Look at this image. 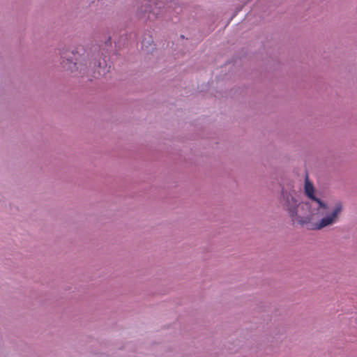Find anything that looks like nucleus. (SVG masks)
<instances>
[{"mask_svg": "<svg viewBox=\"0 0 357 357\" xmlns=\"http://www.w3.org/2000/svg\"><path fill=\"white\" fill-rule=\"evenodd\" d=\"M282 204L288 211L294 224L306 227L311 230H321L331 226L338 221L343 211L340 202L335 203L330 210H323L314 207L310 202H298V200L290 193L282 192Z\"/></svg>", "mask_w": 357, "mask_h": 357, "instance_id": "nucleus-1", "label": "nucleus"}, {"mask_svg": "<svg viewBox=\"0 0 357 357\" xmlns=\"http://www.w3.org/2000/svg\"><path fill=\"white\" fill-rule=\"evenodd\" d=\"M314 188L313 185L310 182L307 177L305 181V193L307 197L310 199L309 202L314 204V207L317 208H323V210H329L327 205L321 202L319 199L316 198L314 196Z\"/></svg>", "mask_w": 357, "mask_h": 357, "instance_id": "nucleus-2", "label": "nucleus"}, {"mask_svg": "<svg viewBox=\"0 0 357 357\" xmlns=\"http://www.w3.org/2000/svg\"><path fill=\"white\" fill-rule=\"evenodd\" d=\"M162 4L161 2H155L154 0L150 1L149 3L145 6L144 12L149 13V17L151 14L158 17L162 13Z\"/></svg>", "mask_w": 357, "mask_h": 357, "instance_id": "nucleus-3", "label": "nucleus"}]
</instances>
